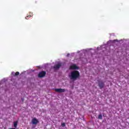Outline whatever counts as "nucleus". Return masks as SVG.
Segmentation results:
<instances>
[{
  "instance_id": "10",
  "label": "nucleus",
  "mask_w": 129,
  "mask_h": 129,
  "mask_svg": "<svg viewBox=\"0 0 129 129\" xmlns=\"http://www.w3.org/2000/svg\"><path fill=\"white\" fill-rule=\"evenodd\" d=\"M111 42H118V40H117V39H115V40L111 41Z\"/></svg>"
},
{
  "instance_id": "1",
  "label": "nucleus",
  "mask_w": 129,
  "mask_h": 129,
  "mask_svg": "<svg viewBox=\"0 0 129 129\" xmlns=\"http://www.w3.org/2000/svg\"><path fill=\"white\" fill-rule=\"evenodd\" d=\"M69 76L71 80H73V81H75V80L79 78L80 76V74L79 73V72L77 71H74L69 74Z\"/></svg>"
},
{
  "instance_id": "3",
  "label": "nucleus",
  "mask_w": 129,
  "mask_h": 129,
  "mask_svg": "<svg viewBox=\"0 0 129 129\" xmlns=\"http://www.w3.org/2000/svg\"><path fill=\"white\" fill-rule=\"evenodd\" d=\"M32 123L33 124H37L38 123H39V120H38L37 119V118H33L32 119Z\"/></svg>"
},
{
  "instance_id": "15",
  "label": "nucleus",
  "mask_w": 129,
  "mask_h": 129,
  "mask_svg": "<svg viewBox=\"0 0 129 129\" xmlns=\"http://www.w3.org/2000/svg\"><path fill=\"white\" fill-rule=\"evenodd\" d=\"M69 53H68V54H67V56L68 57V56H69Z\"/></svg>"
},
{
  "instance_id": "5",
  "label": "nucleus",
  "mask_w": 129,
  "mask_h": 129,
  "mask_svg": "<svg viewBox=\"0 0 129 129\" xmlns=\"http://www.w3.org/2000/svg\"><path fill=\"white\" fill-rule=\"evenodd\" d=\"M70 69H78V67H77L76 64H72L70 67Z\"/></svg>"
},
{
  "instance_id": "12",
  "label": "nucleus",
  "mask_w": 129,
  "mask_h": 129,
  "mask_svg": "<svg viewBox=\"0 0 129 129\" xmlns=\"http://www.w3.org/2000/svg\"><path fill=\"white\" fill-rule=\"evenodd\" d=\"M61 125L62 126H65V123H62Z\"/></svg>"
},
{
  "instance_id": "8",
  "label": "nucleus",
  "mask_w": 129,
  "mask_h": 129,
  "mask_svg": "<svg viewBox=\"0 0 129 129\" xmlns=\"http://www.w3.org/2000/svg\"><path fill=\"white\" fill-rule=\"evenodd\" d=\"M14 125L15 127H17V125H18V121L14 122Z\"/></svg>"
},
{
  "instance_id": "6",
  "label": "nucleus",
  "mask_w": 129,
  "mask_h": 129,
  "mask_svg": "<svg viewBox=\"0 0 129 129\" xmlns=\"http://www.w3.org/2000/svg\"><path fill=\"white\" fill-rule=\"evenodd\" d=\"M60 67H61V63H58L57 64L55 65L54 67V68L55 69H59V68H60Z\"/></svg>"
},
{
  "instance_id": "16",
  "label": "nucleus",
  "mask_w": 129,
  "mask_h": 129,
  "mask_svg": "<svg viewBox=\"0 0 129 129\" xmlns=\"http://www.w3.org/2000/svg\"><path fill=\"white\" fill-rule=\"evenodd\" d=\"M2 82H4V80H2Z\"/></svg>"
},
{
  "instance_id": "13",
  "label": "nucleus",
  "mask_w": 129,
  "mask_h": 129,
  "mask_svg": "<svg viewBox=\"0 0 129 129\" xmlns=\"http://www.w3.org/2000/svg\"><path fill=\"white\" fill-rule=\"evenodd\" d=\"M15 74H16V73L15 72H12V75H16Z\"/></svg>"
},
{
  "instance_id": "7",
  "label": "nucleus",
  "mask_w": 129,
  "mask_h": 129,
  "mask_svg": "<svg viewBox=\"0 0 129 129\" xmlns=\"http://www.w3.org/2000/svg\"><path fill=\"white\" fill-rule=\"evenodd\" d=\"M99 86L100 88H103V86H104V84H103V83H99Z\"/></svg>"
},
{
  "instance_id": "14",
  "label": "nucleus",
  "mask_w": 129,
  "mask_h": 129,
  "mask_svg": "<svg viewBox=\"0 0 129 129\" xmlns=\"http://www.w3.org/2000/svg\"><path fill=\"white\" fill-rule=\"evenodd\" d=\"M30 16H27V17L25 18V19H26V20H28V18H30Z\"/></svg>"
},
{
  "instance_id": "2",
  "label": "nucleus",
  "mask_w": 129,
  "mask_h": 129,
  "mask_svg": "<svg viewBox=\"0 0 129 129\" xmlns=\"http://www.w3.org/2000/svg\"><path fill=\"white\" fill-rule=\"evenodd\" d=\"M55 91L56 92H58L59 93H62V92H65L66 91V90L58 88V89H55Z\"/></svg>"
},
{
  "instance_id": "9",
  "label": "nucleus",
  "mask_w": 129,
  "mask_h": 129,
  "mask_svg": "<svg viewBox=\"0 0 129 129\" xmlns=\"http://www.w3.org/2000/svg\"><path fill=\"white\" fill-rule=\"evenodd\" d=\"M98 118L99 119H102V115L101 114L99 115Z\"/></svg>"
},
{
  "instance_id": "11",
  "label": "nucleus",
  "mask_w": 129,
  "mask_h": 129,
  "mask_svg": "<svg viewBox=\"0 0 129 129\" xmlns=\"http://www.w3.org/2000/svg\"><path fill=\"white\" fill-rule=\"evenodd\" d=\"M19 74H20V73H19V72H17L15 73V76H17L19 75Z\"/></svg>"
},
{
  "instance_id": "4",
  "label": "nucleus",
  "mask_w": 129,
  "mask_h": 129,
  "mask_svg": "<svg viewBox=\"0 0 129 129\" xmlns=\"http://www.w3.org/2000/svg\"><path fill=\"white\" fill-rule=\"evenodd\" d=\"M45 75H46V72H41L38 74V77H40V78L44 77V76H45Z\"/></svg>"
}]
</instances>
